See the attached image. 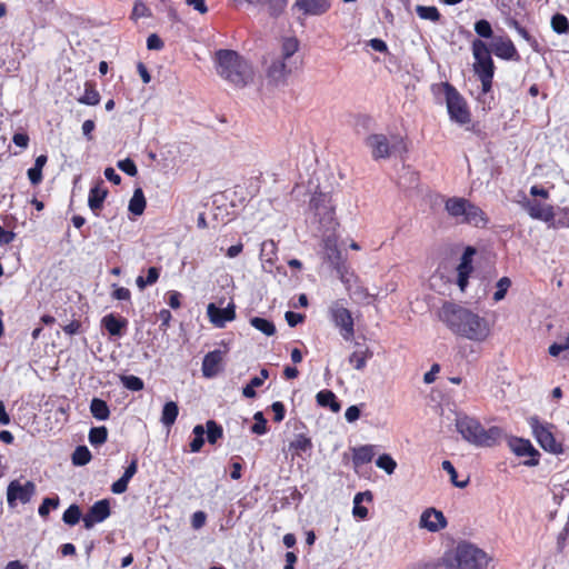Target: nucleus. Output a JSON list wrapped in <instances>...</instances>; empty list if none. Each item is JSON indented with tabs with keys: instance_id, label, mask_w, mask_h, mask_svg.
<instances>
[{
	"instance_id": "1",
	"label": "nucleus",
	"mask_w": 569,
	"mask_h": 569,
	"mask_svg": "<svg viewBox=\"0 0 569 569\" xmlns=\"http://www.w3.org/2000/svg\"><path fill=\"white\" fill-rule=\"evenodd\" d=\"M438 318L453 335L470 341L483 342L491 336L489 320L460 303L445 302Z\"/></svg>"
},
{
	"instance_id": "2",
	"label": "nucleus",
	"mask_w": 569,
	"mask_h": 569,
	"mask_svg": "<svg viewBox=\"0 0 569 569\" xmlns=\"http://www.w3.org/2000/svg\"><path fill=\"white\" fill-rule=\"evenodd\" d=\"M218 74L236 87H244L253 81L251 64L238 52L221 49L214 56Z\"/></svg>"
},
{
	"instance_id": "3",
	"label": "nucleus",
	"mask_w": 569,
	"mask_h": 569,
	"mask_svg": "<svg viewBox=\"0 0 569 569\" xmlns=\"http://www.w3.org/2000/svg\"><path fill=\"white\" fill-rule=\"evenodd\" d=\"M456 429L466 441L477 447H492L503 435L501 428L495 426L485 429L479 420L468 416L456 419Z\"/></svg>"
},
{
	"instance_id": "4",
	"label": "nucleus",
	"mask_w": 569,
	"mask_h": 569,
	"mask_svg": "<svg viewBox=\"0 0 569 569\" xmlns=\"http://www.w3.org/2000/svg\"><path fill=\"white\" fill-rule=\"evenodd\" d=\"M489 562L487 553L477 546L462 542L443 557L447 569H486Z\"/></svg>"
},
{
	"instance_id": "5",
	"label": "nucleus",
	"mask_w": 569,
	"mask_h": 569,
	"mask_svg": "<svg viewBox=\"0 0 569 569\" xmlns=\"http://www.w3.org/2000/svg\"><path fill=\"white\" fill-rule=\"evenodd\" d=\"M445 210L457 223H466L479 228L485 227L488 222L482 209L466 198H446Z\"/></svg>"
},
{
	"instance_id": "6",
	"label": "nucleus",
	"mask_w": 569,
	"mask_h": 569,
	"mask_svg": "<svg viewBox=\"0 0 569 569\" xmlns=\"http://www.w3.org/2000/svg\"><path fill=\"white\" fill-rule=\"evenodd\" d=\"M472 54L475 58L473 70L481 81L482 92L491 90L492 78L495 74V63L491 58L489 47L482 40L472 41Z\"/></svg>"
},
{
	"instance_id": "7",
	"label": "nucleus",
	"mask_w": 569,
	"mask_h": 569,
	"mask_svg": "<svg viewBox=\"0 0 569 569\" xmlns=\"http://www.w3.org/2000/svg\"><path fill=\"white\" fill-rule=\"evenodd\" d=\"M331 322L339 329L341 337L349 341L355 336V321L343 299L333 300L328 307Z\"/></svg>"
},
{
	"instance_id": "8",
	"label": "nucleus",
	"mask_w": 569,
	"mask_h": 569,
	"mask_svg": "<svg viewBox=\"0 0 569 569\" xmlns=\"http://www.w3.org/2000/svg\"><path fill=\"white\" fill-rule=\"evenodd\" d=\"M310 208L318 219L320 229L326 231L336 230L338 222L335 218V207L331 197L327 193H316L310 200Z\"/></svg>"
},
{
	"instance_id": "9",
	"label": "nucleus",
	"mask_w": 569,
	"mask_h": 569,
	"mask_svg": "<svg viewBox=\"0 0 569 569\" xmlns=\"http://www.w3.org/2000/svg\"><path fill=\"white\" fill-rule=\"evenodd\" d=\"M446 96V104L449 117L459 124L470 122V112L463 97L449 82L441 83Z\"/></svg>"
},
{
	"instance_id": "10",
	"label": "nucleus",
	"mask_w": 569,
	"mask_h": 569,
	"mask_svg": "<svg viewBox=\"0 0 569 569\" xmlns=\"http://www.w3.org/2000/svg\"><path fill=\"white\" fill-rule=\"evenodd\" d=\"M529 425L536 440L543 450L553 455L563 453L562 445L556 440L551 431V425L540 422L537 417H531L529 419Z\"/></svg>"
},
{
	"instance_id": "11",
	"label": "nucleus",
	"mask_w": 569,
	"mask_h": 569,
	"mask_svg": "<svg viewBox=\"0 0 569 569\" xmlns=\"http://www.w3.org/2000/svg\"><path fill=\"white\" fill-rule=\"evenodd\" d=\"M36 492V485L27 481L24 485L18 480H13L7 488V502L10 507H14L17 501L28 503Z\"/></svg>"
},
{
	"instance_id": "12",
	"label": "nucleus",
	"mask_w": 569,
	"mask_h": 569,
	"mask_svg": "<svg viewBox=\"0 0 569 569\" xmlns=\"http://www.w3.org/2000/svg\"><path fill=\"white\" fill-rule=\"evenodd\" d=\"M448 526L442 511L430 507L422 511L419 518V528L429 532H439Z\"/></svg>"
},
{
	"instance_id": "13",
	"label": "nucleus",
	"mask_w": 569,
	"mask_h": 569,
	"mask_svg": "<svg viewBox=\"0 0 569 569\" xmlns=\"http://www.w3.org/2000/svg\"><path fill=\"white\" fill-rule=\"evenodd\" d=\"M490 53L492 52L496 57L502 60H515L518 61L520 56L513 44V42L503 36H497L492 38L489 47Z\"/></svg>"
},
{
	"instance_id": "14",
	"label": "nucleus",
	"mask_w": 569,
	"mask_h": 569,
	"mask_svg": "<svg viewBox=\"0 0 569 569\" xmlns=\"http://www.w3.org/2000/svg\"><path fill=\"white\" fill-rule=\"evenodd\" d=\"M511 451L518 457H528L529 459L523 462L528 467H533L539 463V451L535 449L529 440L522 438H511L509 440Z\"/></svg>"
},
{
	"instance_id": "15",
	"label": "nucleus",
	"mask_w": 569,
	"mask_h": 569,
	"mask_svg": "<svg viewBox=\"0 0 569 569\" xmlns=\"http://www.w3.org/2000/svg\"><path fill=\"white\" fill-rule=\"evenodd\" d=\"M110 516V503L108 499L94 502L82 518L86 529H91L96 523L104 521Z\"/></svg>"
},
{
	"instance_id": "16",
	"label": "nucleus",
	"mask_w": 569,
	"mask_h": 569,
	"mask_svg": "<svg viewBox=\"0 0 569 569\" xmlns=\"http://www.w3.org/2000/svg\"><path fill=\"white\" fill-rule=\"evenodd\" d=\"M366 143L376 160L390 157L392 150L397 148V144H391L385 134H371L366 139Z\"/></svg>"
},
{
	"instance_id": "17",
	"label": "nucleus",
	"mask_w": 569,
	"mask_h": 569,
	"mask_svg": "<svg viewBox=\"0 0 569 569\" xmlns=\"http://www.w3.org/2000/svg\"><path fill=\"white\" fill-rule=\"evenodd\" d=\"M322 248L326 259L333 266L341 263V252L338 249V236L336 230H323Z\"/></svg>"
},
{
	"instance_id": "18",
	"label": "nucleus",
	"mask_w": 569,
	"mask_h": 569,
	"mask_svg": "<svg viewBox=\"0 0 569 569\" xmlns=\"http://www.w3.org/2000/svg\"><path fill=\"white\" fill-rule=\"evenodd\" d=\"M475 254V249L468 247L463 254L461 256L460 262L457 267V284L459 289L463 292L468 286L469 277L473 270L472 267V256Z\"/></svg>"
},
{
	"instance_id": "19",
	"label": "nucleus",
	"mask_w": 569,
	"mask_h": 569,
	"mask_svg": "<svg viewBox=\"0 0 569 569\" xmlns=\"http://www.w3.org/2000/svg\"><path fill=\"white\" fill-rule=\"evenodd\" d=\"M330 4L327 0H296L292 10L302 16H320L328 11Z\"/></svg>"
},
{
	"instance_id": "20",
	"label": "nucleus",
	"mask_w": 569,
	"mask_h": 569,
	"mask_svg": "<svg viewBox=\"0 0 569 569\" xmlns=\"http://www.w3.org/2000/svg\"><path fill=\"white\" fill-rule=\"evenodd\" d=\"M210 321L218 328H223L228 321L236 317L234 306L229 305L226 308H218L213 303H209L207 308Z\"/></svg>"
},
{
	"instance_id": "21",
	"label": "nucleus",
	"mask_w": 569,
	"mask_h": 569,
	"mask_svg": "<svg viewBox=\"0 0 569 569\" xmlns=\"http://www.w3.org/2000/svg\"><path fill=\"white\" fill-rule=\"evenodd\" d=\"M529 216L533 219H538L545 222L552 221L555 218L553 209L551 206L540 202L536 199L528 200L525 204Z\"/></svg>"
},
{
	"instance_id": "22",
	"label": "nucleus",
	"mask_w": 569,
	"mask_h": 569,
	"mask_svg": "<svg viewBox=\"0 0 569 569\" xmlns=\"http://www.w3.org/2000/svg\"><path fill=\"white\" fill-rule=\"evenodd\" d=\"M223 355V351L217 349L204 356L201 369L206 378H212L218 375Z\"/></svg>"
},
{
	"instance_id": "23",
	"label": "nucleus",
	"mask_w": 569,
	"mask_h": 569,
	"mask_svg": "<svg viewBox=\"0 0 569 569\" xmlns=\"http://www.w3.org/2000/svg\"><path fill=\"white\" fill-rule=\"evenodd\" d=\"M261 268L266 272H272L277 260V246L273 240H266L260 248Z\"/></svg>"
},
{
	"instance_id": "24",
	"label": "nucleus",
	"mask_w": 569,
	"mask_h": 569,
	"mask_svg": "<svg viewBox=\"0 0 569 569\" xmlns=\"http://www.w3.org/2000/svg\"><path fill=\"white\" fill-rule=\"evenodd\" d=\"M292 71V67L282 59L272 61L267 70L269 80L276 84L283 82L287 76Z\"/></svg>"
},
{
	"instance_id": "25",
	"label": "nucleus",
	"mask_w": 569,
	"mask_h": 569,
	"mask_svg": "<svg viewBox=\"0 0 569 569\" xmlns=\"http://www.w3.org/2000/svg\"><path fill=\"white\" fill-rule=\"evenodd\" d=\"M137 470H138V463H137V460L134 459L126 468L123 475L116 482L112 483L111 491L116 495L123 493L128 488L129 481L137 473Z\"/></svg>"
},
{
	"instance_id": "26",
	"label": "nucleus",
	"mask_w": 569,
	"mask_h": 569,
	"mask_svg": "<svg viewBox=\"0 0 569 569\" xmlns=\"http://www.w3.org/2000/svg\"><path fill=\"white\" fill-rule=\"evenodd\" d=\"M102 326L104 329L111 335L120 337L122 335V330L127 327L128 321L123 318H118L112 313L107 315L102 318Z\"/></svg>"
},
{
	"instance_id": "27",
	"label": "nucleus",
	"mask_w": 569,
	"mask_h": 569,
	"mask_svg": "<svg viewBox=\"0 0 569 569\" xmlns=\"http://www.w3.org/2000/svg\"><path fill=\"white\" fill-rule=\"evenodd\" d=\"M103 182L99 181L93 188L90 189L88 204L92 211H97L102 207V203L108 194V190L102 188Z\"/></svg>"
},
{
	"instance_id": "28",
	"label": "nucleus",
	"mask_w": 569,
	"mask_h": 569,
	"mask_svg": "<svg viewBox=\"0 0 569 569\" xmlns=\"http://www.w3.org/2000/svg\"><path fill=\"white\" fill-rule=\"evenodd\" d=\"M269 378V371L261 369L259 376L253 377L247 386L242 388V395L246 398L252 399L257 396L256 388L261 387L264 381Z\"/></svg>"
},
{
	"instance_id": "29",
	"label": "nucleus",
	"mask_w": 569,
	"mask_h": 569,
	"mask_svg": "<svg viewBox=\"0 0 569 569\" xmlns=\"http://www.w3.org/2000/svg\"><path fill=\"white\" fill-rule=\"evenodd\" d=\"M375 456L372 446H361L353 449L352 462L356 467L366 465L372 460Z\"/></svg>"
},
{
	"instance_id": "30",
	"label": "nucleus",
	"mask_w": 569,
	"mask_h": 569,
	"mask_svg": "<svg viewBox=\"0 0 569 569\" xmlns=\"http://www.w3.org/2000/svg\"><path fill=\"white\" fill-rule=\"evenodd\" d=\"M372 355L373 353L369 348L356 350L350 355L349 362L356 370H362Z\"/></svg>"
},
{
	"instance_id": "31",
	"label": "nucleus",
	"mask_w": 569,
	"mask_h": 569,
	"mask_svg": "<svg viewBox=\"0 0 569 569\" xmlns=\"http://www.w3.org/2000/svg\"><path fill=\"white\" fill-rule=\"evenodd\" d=\"M146 208V198L142 189L138 188L133 191V194L129 201L128 209L134 216H140L143 213Z\"/></svg>"
},
{
	"instance_id": "32",
	"label": "nucleus",
	"mask_w": 569,
	"mask_h": 569,
	"mask_svg": "<svg viewBox=\"0 0 569 569\" xmlns=\"http://www.w3.org/2000/svg\"><path fill=\"white\" fill-rule=\"evenodd\" d=\"M317 402L321 407H329L332 412L340 410V405L336 399V395L330 390H321L316 396Z\"/></svg>"
},
{
	"instance_id": "33",
	"label": "nucleus",
	"mask_w": 569,
	"mask_h": 569,
	"mask_svg": "<svg viewBox=\"0 0 569 569\" xmlns=\"http://www.w3.org/2000/svg\"><path fill=\"white\" fill-rule=\"evenodd\" d=\"M90 412L98 420H107L110 416V410L107 402L99 398H93L90 403Z\"/></svg>"
},
{
	"instance_id": "34",
	"label": "nucleus",
	"mask_w": 569,
	"mask_h": 569,
	"mask_svg": "<svg viewBox=\"0 0 569 569\" xmlns=\"http://www.w3.org/2000/svg\"><path fill=\"white\" fill-rule=\"evenodd\" d=\"M178 413H179L178 405L174 401L167 402L162 408L161 422L166 427H171L174 423V421L178 417Z\"/></svg>"
},
{
	"instance_id": "35",
	"label": "nucleus",
	"mask_w": 569,
	"mask_h": 569,
	"mask_svg": "<svg viewBox=\"0 0 569 569\" xmlns=\"http://www.w3.org/2000/svg\"><path fill=\"white\" fill-rule=\"evenodd\" d=\"M78 102L87 106H97L100 102V94L93 83H86L84 93L78 99Z\"/></svg>"
},
{
	"instance_id": "36",
	"label": "nucleus",
	"mask_w": 569,
	"mask_h": 569,
	"mask_svg": "<svg viewBox=\"0 0 569 569\" xmlns=\"http://www.w3.org/2000/svg\"><path fill=\"white\" fill-rule=\"evenodd\" d=\"M312 442L310 438L305 435H298L296 438L289 443V450H292L295 455H299L300 452H307L311 450Z\"/></svg>"
},
{
	"instance_id": "37",
	"label": "nucleus",
	"mask_w": 569,
	"mask_h": 569,
	"mask_svg": "<svg viewBox=\"0 0 569 569\" xmlns=\"http://www.w3.org/2000/svg\"><path fill=\"white\" fill-rule=\"evenodd\" d=\"M348 292L350 298L357 303L369 305L372 298L368 290L359 284L353 286L351 291Z\"/></svg>"
},
{
	"instance_id": "38",
	"label": "nucleus",
	"mask_w": 569,
	"mask_h": 569,
	"mask_svg": "<svg viewBox=\"0 0 569 569\" xmlns=\"http://www.w3.org/2000/svg\"><path fill=\"white\" fill-rule=\"evenodd\" d=\"M250 325L254 329L264 333L266 336H272L276 332V327H274L273 322H271L264 318L253 317L250 319Z\"/></svg>"
},
{
	"instance_id": "39",
	"label": "nucleus",
	"mask_w": 569,
	"mask_h": 569,
	"mask_svg": "<svg viewBox=\"0 0 569 569\" xmlns=\"http://www.w3.org/2000/svg\"><path fill=\"white\" fill-rule=\"evenodd\" d=\"M551 28L558 34H566L569 32V20L562 13H556L551 18Z\"/></svg>"
},
{
	"instance_id": "40",
	"label": "nucleus",
	"mask_w": 569,
	"mask_h": 569,
	"mask_svg": "<svg viewBox=\"0 0 569 569\" xmlns=\"http://www.w3.org/2000/svg\"><path fill=\"white\" fill-rule=\"evenodd\" d=\"M337 272L339 273V278L341 282L345 284L347 291H351V288L357 283V277L353 272H349L348 269L343 264H338L335 267Z\"/></svg>"
},
{
	"instance_id": "41",
	"label": "nucleus",
	"mask_w": 569,
	"mask_h": 569,
	"mask_svg": "<svg viewBox=\"0 0 569 569\" xmlns=\"http://www.w3.org/2000/svg\"><path fill=\"white\" fill-rule=\"evenodd\" d=\"M206 428L207 440L211 445H214L218 441V439H220L223 435L221 426H219L213 420H208L206 423Z\"/></svg>"
},
{
	"instance_id": "42",
	"label": "nucleus",
	"mask_w": 569,
	"mask_h": 569,
	"mask_svg": "<svg viewBox=\"0 0 569 569\" xmlns=\"http://www.w3.org/2000/svg\"><path fill=\"white\" fill-rule=\"evenodd\" d=\"M299 48V42L296 38H287L282 42L281 48V58L284 61H288Z\"/></svg>"
},
{
	"instance_id": "43",
	"label": "nucleus",
	"mask_w": 569,
	"mask_h": 569,
	"mask_svg": "<svg viewBox=\"0 0 569 569\" xmlns=\"http://www.w3.org/2000/svg\"><path fill=\"white\" fill-rule=\"evenodd\" d=\"M91 460V452L86 446H79L72 453V463L74 466H84Z\"/></svg>"
},
{
	"instance_id": "44",
	"label": "nucleus",
	"mask_w": 569,
	"mask_h": 569,
	"mask_svg": "<svg viewBox=\"0 0 569 569\" xmlns=\"http://www.w3.org/2000/svg\"><path fill=\"white\" fill-rule=\"evenodd\" d=\"M108 430L106 427H94L89 431V441L92 446H99L107 441Z\"/></svg>"
},
{
	"instance_id": "45",
	"label": "nucleus",
	"mask_w": 569,
	"mask_h": 569,
	"mask_svg": "<svg viewBox=\"0 0 569 569\" xmlns=\"http://www.w3.org/2000/svg\"><path fill=\"white\" fill-rule=\"evenodd\" d=\"M416 12L420 19L437 22L440 19V13L436 7L417 6Z\"/></svg>"
},
{
	"instance_id": "46",
	"label": "nucleus",
	"mask_w": 569,
	"mask_h": 569,
	"mask_svg": "<svg viewBox=\"0 0 569 569\" xmlns=\"http://www.w3.org/2000/svg\"><path fill=\"white\" fill-rule=\"evenodd\" d=\"M376 465L378 468L385 470L388 475H392L397 468V462L395 459L387 453L379 456L376 460Z\"/></svg>"
},
{
	"instance_id": "47",
	"label": "nucleus",
	"mask_w": 569,
	"mask_h": 569,
	"mask_svg": "<svg viewBox=\"0 0 569 569\" xmlns=\"http://www.w3.org/2000/svg\"><path fill=\"white\" fill-rule=\"evenodd\" d=\"M81 518V510L78 505H71L62 516V520L64 523L69 526H74L79 522Z\"/></svg>"
},
{
	"instance_id": "48",
	"label": "nucleus",
	"mask_w": 569,
	"mask_h": 569,
	"mask_svg": "<svg viewBox=\"0 0 569 569\" xmlns=\"http://www.w3.org/2000/svg\"><path fill=\"white\" fill-rule=\"evenodd\" d=\"M122 385L132 391H140L143 389V381L137 376H122Z\"/></svg>"
},
{
	"instance_id": "49",
	"label": "nucleus",
	"mask_w": 569,
	"mask_h": 569,
	"mask_svg": "<svg viewBox=\"0 0 569 569\" xmlns=\"http://www.w3.org/2000/svg\"><path fill=\"white\" fill-rule=\"evenodd\" d=\"M510 286L511 281L508 277H502L501 279H499V281L497 282V290L493 293V300L496 302L502 300L506 297V293Z\"/></svg>"
},
{
	"instance_id": "50",
	"label": "nucleus",
	"mask_w": 569,
	"mask_h": 569,
	"mask_svg": "<svg viewBox=\"0 0 569 569\" xmlns=\"http://www.w3.org/2000/svg\"><path fill=\"white\" fill-rule=\"evenodd\" d=\"M441 466H442V469L449 473L450 480L453 486H456L457 488H465L467 486V483H468L467 480L466 481L457 480V476H458L457 471H456L453 465L449 460L442 461Z\"/></svg>"
},
{
	"instance_id": "51",
	"label": "nucleus",
	"mask_w": 569,
	"mask_h": 569,
	"mask_svg": "<svg viewBox=\"0 0 569 569\" xmlns=\"http://www.w3.org/2000/svg\"><path fill=\"white\" fill-rule=\"evenodd\" d=\"M475 31L481 38H493L491 24L485 19L478 20L475 23Z\"/></svg>"
},
{
	"instance_id": "52",
	"label": "nucleus",
	"mask_w": 569,
	"mask_h": 569,
	"mask_svg": "<svg viewBox=\"0 0 569 569\" xmlns=\"http://www.w3.org/2000/svg\"><path fill=\"white\" fill-rule=\"evenodd\" d=\"M254 425L251 427V431L256 435H264L267 432V420L261 411H258L253 416Z\"/></svg>"
},
{
	"instance_id": "53",
	"label": "nucleus",
	"mask_w": 569,
	"mask_h": 569,
	"mask_svg": "<svg viewBox=\"0 0 569 569\" xmlns=\"http://www.w3.org/2000/svg\"><path fill=\"white\" fill-rule=\"evenodd\" d=\"M59 506V498H44L42 503L40 505L38 512L41 517H47L50 512V509H56Z\"/></svg>"
},
{
	"instance_id": "54",
	"label": "nucleus",
	"mask_w": 569,
	"mask_h": 569,
	"mask_svg": "<svg viewBox=\"0 0 569 569\" xmlns=\"http://www.w3.org/2000/svg\"><path fill=\"white\" fill-rule=\"evenodd\" d=\"M288 0H263V6L267 4L269 7V13L277 17L282 12Z\"/></svg>"
},
{
	"instance_id": "55",
	"label": "nucleus",
	"mask_w": 569,
	"mask_h": 569,
	"mask_svg": "<svg viewBox=\"0 0 569 569\" xmlns=\"http://www.w3.org/2000/svg\"><path fill=\"white\" fill-rule=\"evenodd\" d=\"M117 166L121 171L130 177H136L138 173L136 163L129 158L118 161Z\"/></svg>"
},
{
	"instance_id": "56",
	"label": "nucleus",
	"mask_w": 569,
	"mask_h": 569,
	"mask_svg": "<svg viewBox=\"0 0 569 569\" xmlns=\"http://www.w3.org/2000/svg\"><path fill=\"white\" fill-rule=\"evenodd\" d=\"M362 502V495H356L353 498V509L352 515L360 519H365L368 516V509L362 507L360 503Z\"/></svg>"
},
{
	"instance_id": "57",
	"label": "nucleus",
	"mask_w": 569,
	"mask_h": 569,
	"mask_svg": "<svg viewBox=\"0 0 569 569\" xmlns=\"http://www.w3.org/2000/svg\"><path fill=\"white\" fill-rule=\"evenodd\" d=\"M149 16H150V10L148 9V7L144 3H142L141 1H136L133 9H132L131 18L133 20H138L139 18L149 17Z\"/></svg>"
},
{
	"instance_id": "58",
	"label": "nucleus",
	"mask_w": 569,
	"mask_h": 569,
	"mask_svg": "<svg viewBox=\"0 0 569 569\" xmlns=\"http://www.w3.org/2000/svg\"><path fill=\"white\" fill-rule=\"evenodd\" d=\"M207 516L203 511H196L191 517V526L193 529H200L206 523Z\"/></svg>"
},
{
	"instance_id": "59",
	"label": "nucleus",
	"mask_w": 569,
	"mask_h": 569,
	"mask_svg": "<svg viewBox=\"0 0 569 569\" xmlns=\"http://www.w3.org/2000/svg\"><path fill=\"white\" fill-rule=\"evenodd\" d=\"M271 409L274 413V417H273L274 421L276 422L282 421L284 418V412H286L283 403L280 401H276L271 405Z\"/></svg>"
},
{
	"instance_id": "60",
	"label": "nucleus",
	"mask_w": 569,
	"mask_h": 569,
	"mask_svg": "<svg viewBox=\"0 0 569 569\" xmlns=\"http://www.w3.org/2000/svg\"><path fill=\"white\" fill-rule=\"evenodd\" d=\"M147 48L149 50H160L163 48V41L154 33L147 39Z\"/></svg>"
},
{
	"instance_id": "61",
	"label": "nucleus",
	"mask_w": 569,
	"mask_h": 569,
	"mask_svg": "<svg viewBox=\"0 0 569 569\" xmlns=\"http://www.w3.org/2000/svg\"><path fill=\"white\" fill-rule=\"evenodd\" d=\"M286 321L290 327H296L298 323L302 322L305 317L301 313H297L293 311H287L284 315Z\"/></svg>"
},
{
	"instance_id": "62",
	"label": "nucleus",
	"mask_w": 569,
	"mask_h": 569,
	"mask_svg": "<svg viewBox=\"0 0 569 569\" xmlns=\"http://www.w3.org/2000/svg\"><path fill=\"white\" fill-rule=\"evenodd\" d=\"M12 141L17 147L24 149L29 144V136L23 132H17L13 134Z\"/></svg>"
},
{
	"instance_id": "63",
	"label": "nucleus",
	"mask_w": 569,
	"mask_h": 569,
	"mask_svg": "<svg viewBox=\"0 0 569 569\" xmlns=\"http://www.w3.org/2000/svg\"><path fill=\"white\" fill-rule=\"evenodd\" d=\"M28 178L31 184H39L42 181V170L34 167L30 168L28 170Z\"/></svg>"
},
{
	"instance_id": "64",
	"label": "nucleus",
	"mask_w": 569,
	"mask_h": 569,
	"mask_svg": "<svg viewBox=\"0 0 569 569\" xmlns=\"http://www.w3.org/2000/svg\"><path fill=\"white\" fill-rule=\"evenodd\" d=\"M360 417V409L357 406H350L345 412V418L348 422H355Z\"/></svg>"
}]
</instances>
